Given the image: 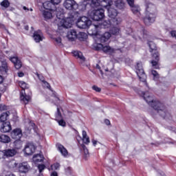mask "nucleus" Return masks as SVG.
Listing matches in <instances>:
<instances>
[{
	"label": "nucleus",
	"mask_w": 176,
	"mask_h": 176,
	"mask_svg": "<svg viewBox=\"0 0 176 176\" xmlns=\"http://www.w3.org/2000/svg\"><path fill=\"white\" fill-rule=\"evenodd\" d=\"M43 87H46L47 89H50V84H49V82H47L46 80L43 82Z\"/></svg>",
	"instance_id": "obj_53"
},
{
	"label": "nucleus",
	"mask_w": 176,
	"mask_h": 176,
	"mask_svg": "<svg viewBox=\"0 0 176 176\" xmlns=\"http://www.w3.org/2000/svg\"><path fill=\"white\" fill-rule=\"evenodd\" d=\"M136 74L141 82H146V75H145V72L142 67H138L136 68Z\"/></svg>",
	"instance_id": "obj_11"
},
{
	"label": "nucleus",
	"mask_w": 176,
	"mask_h": 176,
	"mask_svg": "<svg viewBox=\"0 0 176 176\" xmlns=\"http://www.w3.org/2000/svg\"><path fill=\"white\" fill-rule=\"evenodd\" d=\"M54 41L58 46H63V43L61 42L60 37L54 38Z\"/></svg>",
	"instance_id": "obj_45"
},
{
	"label": "nucleus",
	"mask_w": 176,
	"mask_h": 176,
	"mask_svg": "<svg viewBox=\"0 0 176 176\" xmlns=\"http://www.w3.org/2000/svg\"><path fill=\"white\" fill-rule=\"evenodd\" d=\"M126 2L129 6H134V0H126Z\"/></svg>",
	"instance_id": "obj_56"
},
{
	"label": "nucleus",
	"mask_w": 176,
	"mask_h": 176,
	"mask_svg": "<svg viewBox=\"0 0 176 176\" xmlns=\"http://www.w3.org/2000/svg\"><path fill=\"white\" fill-rule=\"evenodd\" d=\"M172 49H173L175 52H176V44L172 45Z\"/></svg>",
	"instance_id": "obj_64"
},
{
	"label": "nucleus",
	"mask_w": 176,
	"mask_h": 176,
	"mask_svg": "<svg viewBox=\"0 0 176 176\" xmlns=\"http://www.w3.org/2000/svg\"><path fill=\"white\" fill-rule=\"evenodd\" d=\"M87 38V34L85 32H79L78 34H77V38L79 39V41H83Z\"/></svg>",
	"instance_id": "obj_38"
},
{
	"label": "nucleus",
	"mask_w": 176,
	"mask_h": 176,
	"mask_svg": "<svg viewBox=\"0 0 176 176\" xmlns=\"http://www.w3.org/2000/svg\"><path fill=\"white\" fill-rule=\"evenodd\" d=\"M0 74H2V75H5V74H8V67H0Z\"/></svg>",
	"instance_id": "obj_47"
},
{
	"label": "nucleus",
	"mask_w": 176,
	"mask_h": 176,
	"mask_svg": "<svg viewBox=\"0 0 176 176\" xmlns=\"http://www.w3.org/2000/svg\"><path fill=\"white\" fill-rule=\"evenodd\" d=\"M159 52H157L156 50L154 51L153 53V58H155V60H151V63L152 64L153 67H156V65H159Z\"/></svg>",
	"instance_id": "obj_20"
},
{
	"label": "nucleus",
	"mask_w": 176,
	"mask_h": 176,
	"mask_svg": "<svg viewBox=\"0 0 176 176\" xmlns=\"http://www.w3.org/2000/svg\"><path fill=\"white\" fill-rule=\"evenodd\" d=\"M82 142L86 145H89V144H90V138L87 136L86 131H82Z\"/></svg>",
	"instance_id": "obj_33"
},
{
	"label": "nucleus",
	"mask_w": 176,
	"mask_h": 176,
	"mask_svg": "<svg viewBox=\"0 0 176 176\" xmlns=\"http://www.w3.org/2000/svg\"><path fill=\"white\" fill-rule=\"evenodd\" d=\"M10 130H12V125H10V122L3 123L0 128V131H1V133H9Z\"/></svg>",
	"instance_id": "obj_16"
},
{
	"label": "nucleus",
	"mask_w": 176,
	"mask_h": 176,
	"mask_svg": "<svg viewBox=\"0 0 176 176\" xmlns=\"http://www.w3.org/2000/svg\"><path fill=\"white\" fill-rule=\"evenodd\" d=\"M36 149V146L32 142H28L25 146L23 151L25 152V155L28 156L32 155Z\"/></svg>",
	"instance_id": "obj_8"
},
{
	"label": "nucleus",
	"mask_w": 176,
	"mask_h": 176,
	"mask_svg": "<svg viewBox=\"0 0 176 176\" xmlns=\"http://www.w3.org/2000/svg\"><path fill=\"white\" fill-rule=\"evenodd\" d=\"M36 75H37L39 80H41V82H42L43 83V82H45V77H43V76H41L39 74L36 73Z\"/></svg>",
	"instance_id": "obj_51"
},
{
	"label": "nucleus",
	"mask_w": 176,
	"mask_h": 176,
	"mask_svg": "<svg viewBox=\"0 0 176 176\" xmlns=\"http://www.w3.org/2000/svg\"><path fill=\"white\" fill-rule=\"evenodd\" d=\"M141 66H142V62H141V61L138 62L137 67H141Z\"/></svg>",
	"instance_id": "obj_62"
},
{
	"label": "nucleus",
	"mask_w": 176,
	"mask_h": 176,
	"mask_svg": "<svg viewBox=\"0 0 176 176\" xmlns=\"http://www.w3.org/2000/svg\"><path fill=\"white\" fill-rule=\"evenodd\" d=\"M74 56L76 57L77 58H80V60H85V56H83V54L80 52L75 51L73 53Z\"/></svg>",
	"instance_id": "obj_37"
},
{
	"label": "nucleus",
	"mask_w": 176,
	"mask_h": 176,
	"mask_svg": "<svg viewBox=\"0 0 176 176\" xmlns=\"http://www.w3.org/2000/svg\"><path fill=\"white\" fill-rule=\"evenodd\" d=\"M96 50H102L104 53H109V54H112V53H115V49L111 47L109 45L104 46V45L101 43H98L96 46H95Z\"/></svg>",
	"instance_id": "obj_6"
},
{
	"label": "nucleus",
	"mask_w": 176,
	"mask_h": 176,
	"mask_svg": "<svg viewBox=\"0 0 176 176\" xmlns=\"http://www.w3.org/2000/svg\"><path fill=\"white\" fill-rule=\"evenodd\" d=\"M33 159H34V161L36 162V163L39 162H43V155L37 154L34 155Z\"/></svg>",
	"instance_id": "obj_36"
},
{
	"label": "nucleus",
	"mask_w": 176,
	"mask_h": 176,
	"mask_svg": "<svg viewBox=\"0 0 176 176\" xmlns=\"http://www.w3.org/2000/svg\"><path fill=\"white\" fill-rule=\"evenodd\" d=\"M138 94H140V96H142V97H143L144 100H145V101L149 105H151L153 101H155V100H153V97L151 96V94H149L148 91H140Z\"/></svg>",
	"instance_id": "obj_9"
},
{
	"label": "nucleus",
	"mask_w": 176,
	"mask_h": 176,
	"mask_svg": "<svg viewBox=\"0 0 176 176\" xmlns=\"http://www.w3.org/2000/svg\"><path fill=\"white\" fill-rule=\"evenodd\" d=\"M10 141V137L8 135L3 134L0 135V142H3V144H9Z\"/></svg>",
	"instance_id": "obj_31"
},
{
	"label": "nucleus",
	"mask_w": 176,
	"mask_h": 176,
	"mask_svg": "<svg viewBox=\"0 0 176 176\" xmlns=\"http://www.w3.org/2000/svg\"><path fill=\"white\" fill-rule=\"evenodd\" d=\"M63 6L65 9H67V10H75L78 9V3H76L75 0H65L63 3Z\"/></svg>",
	"instance_id": "obj_7"
},
{
	"label": "nucleus",
	"mask_w": 176,
	"mask_h": 176,
	"mask_svg": "<svg viewBox=\"0 0 176 176\" xmlns=\"http://www.w3.org/2000/svg\"><path fill=\"white\" fill-rule=\"evenodd\" d=\"M93 90H95V91H97L98 93H100L101 91V88L98 87L97 85H94L92 87Z\"/></svg>",
	"instance_id": "obj_52"
},
{
	"label": "nucleus",
	"mask_w": 176,
	"mask_h": 176,
	"mask_svg": "<svg viewBox=\"0 0 176 176\" xmlns=\"http://www.w3.org/2000/svg\"><path fill=\"white\" fill-rule=\"evenodd\" d=\"M67 37L72 42H74L76 38H78V33L75 30H71L67 32Z\"/></svg>",
	"instance_id": "obj_18"
},
{
	"label": "nucleus",
	"mask_w": 176,
	"mask_h": 176,
	"mask_svg": "<svg viewBox=\"0 0 176 176\" xmlns=\"http://www.w3.org/2000/svg\"><path fill=\"white\" fill-rule=\"evenodd\" d=\"M148 45L151 49L150 50L151 52L156 51V44H155V43H153V41H149L148 43Z\"/></svg>",
	"instance_id": "obj_39"
},
{
	"label": "nucleus",
	"mask_w": 176,
	"mask_h": 176,
	"mask_svg": "<svg viewBox=\"0 0 176 176\" xmlns=\"http://www.w3.org/2000/svg\"><path fill=\"white\" fill-rule=\"evenodd\" d=\"M151 74H152V75H153V76H157V75H159V74H157V72H156V71H155V70H153V71L151 72Z\"/></svg>",
	"instance_id": "obj_58"
},
{
	"label": "nucleus",
	"mask_w": 176,
	"mask_h": 176,
	"mask_svg": "<svg viewBox=\"0 0 176 176\" xmlns=\"http://www.w3.org/2000/svg\"><path fill=\"white\" fill-rule=\"evenodd\" d=\"M9 115H10V112L9 111L1 113L0 116V122H1V123H6L8 118H9Z\"/></svg>",
	"instance_id": "obj_28"
},
{
	"label": "nucleus",
	"mask_w": 176,
	"mask_h": 176,
	"mask_svg": "<svg viewBox=\"0 0 176 176\" xmlns=\"http://www.w3.org/2000/svg\"><path fill=\"white\" fill-rule=\"evenodd\" d=\"M78 17V12L72 11L69 13V16L66 20H60V24H58V30L61 28H71L72 23L75 21V19Z\"/></svg>",
	"instance_id": "obj_2"
},
{
	"label": "nucleus",
	"mask_w": 176,
	"mask_h": 176,
	"mask_svg": "<svg viewBox=\"0 0 176 176\" xmlns=\"http://www.w3.org/2000/svg\"><path fill=\"white\" fill-rule=\"evenodd\" d=\"M119 31H120V29L119 28H116L115 26H113L111 30H110V32L113 35H118L119 34Z\"/></svg>",
	"instance_id": "obj_40"
},
{
	"label": "nucleus",
	"mask_w": 176,
	"mask_h": 176,
	"mask_svg": "<svg viewBox=\"0 0 176 176\" xmlns=\"http://www.w3.org/2000/svg\"><path fill=\"white\" fill-rule=\"evenodd\" d=\"M151 107H152V108H153V109H155V111H160V109H162V108H164V105L160 102V101L159 100H154L151 104Z\"/></svg>",
	"instance_id": "obj_19"
},
{
	"label": "nucleus",
	"mask_w": 176,
	"mask_h": 176,
	"mask_svg": "<svg viewBox=\"0 0 176 176\" xmlns=\"http://www.w3.org/2000/svg\"><path fill=\"white\" fill-rule=\"evenodd\" d=\"M100 27L104 29L111 28L112 27V22L111 20H105L100 25Z\"/></svg>",
	"instance_id": "obj_27"
},
{
	"label": "nucleus",
	"mask_w": 176,
	"mask_h": 176,
	"mask_svg": "<svg viewBox=\"0 0 176 176\" xmlns=\"http://www.w3.org/2000/svg\"><path fill=\"white\" fill-rule=\"evenodd\" d=\"M59 126H63V127H65V121H64L63 120H56Z\"/></svg>",
	"instance_id": "obj_50"
},
{
	"label": "nucleus",
	"mask_w": 176,
	"mask_h": 176,
	"mask_svg": "<svg viewBox=\"0 0 176 176\" xmlns=\"http://www.w3.org/2000/svg\"><path fill=\"white\" fill-rule=\"evenodd\" d=\"M8 107L5 104H0V111H6Z\"/></svg>",
	"instance_id": "obj_54"
},
{
	"label": "nucleus",
	"mask_w": 176,
	"mask_h": 176,
	"mask_svg": "<svg viewBox=\"0 0 176 176\" xmlns=\"http://www.w3.org/2000/svg\"><path fill=\"white\" fill-rule=\"evenodd\" d=\"M43 16L45 20H50V19L53 18V11L44 10L43 12Z\"/></svg>",
	"instance_id": "obj_29"
},
{
	"label": "nucleus",
	"mask_w": 176,
	"mask_h": 176,
	"mask_svg": "<svg viewBox=\"0 0 176 176\" xmlns=\"http://www.w3.org/2000/svg\"><path fill=\"white\" fill-rule=\"evenodd\" d=\"M11 137L14 140H20L23 137V132L20 129H15L11 132Z\"/></svg>",
	"instance_id": "obj_12"
},
{
	"label": "nucleus",
	"mask_w": 176,
	"mask_h": 176,
	"mask_svg": "<svg viewBox=\"0 0 176 176\" xmlns=\"http://www.w3.org/2000/svg\"><path fill=\"white\" fill-rule=\"evenodd\" d=\"M98 69H99L100 74L102 75H107L108 76H116L115 74L116 72H115V69L113 67H97Z\"/></svg>",
	"instance_id": "obj_5"
},
{
	"label": "nucleus",
	"mask_w": 176,
	"mask_h": 176,
	"mask_svg": "<svg viewBox=\"0 0 176 176\" xmlns=\"http://www.w3.org/2000/svg\"><path fill=\"white\" fill-rule=\"evenodd\" d=\"M131 10L134 14H137V16H140L141 13L140 12V8L138 6H131Z\"/></svg>",
	"instance_id": "obj_35"
},
{
	"label": "nucleus",
	"mask_w": 176,
	"mask_h": 176,
	"mask_svg": "<svg viewBox=\"0 0 176 176\" xmlns=\"http://www.w3.org/2000/svg\"><path fill=\"white\" fill-rule=\"evenodd\" d=\"M4 156H6L7 157H12L17 153L15 149H7L5 150L4 152Z\"/></svg>",
	"instance_id": "obj_25"
},
{
	"label": "nucleus",
	"mask_w": 176,
	"mask_h": 176,
	"mask_svg": "<svg viewBox=\"0 0 176 176\" xmlns=\"http://www.w3.org/2000/svg\"><path fill=\"white\" fill-rule=\"evenodd\" d=\"M97 32H98V25L91 24V26L89 28V33L90 35H97Z\"/></svg>",
	"instance_id": "obj_24"
},
{
	"label": "nucleus",
	"mask_w": 176,
	"mask_h": 176,
	"mask_svg": "<svg viewBox=\"0 0 176 176\" xmlns=\"http://www.w3.org/2000/svg\"><path fill=\"white\" fill-rule=\"evenodd\" d=\"M43 5L46 10H50L51 12H55L56 10V4L53 3L52 1H47Z\"/></svg>",
	"instance_id": "obj_17"
},
{
	"label": "nucleus",
	"mask_w": 176,
	"mask_h": 176,
	"mask_svg": "<svg viewBox=\"0 0 176 176\" xmlns=\"http://www.w3.org/2000/svg\"><path fill=\"white\" fill-rule=\"evenodd\" d=\"M100 0H91V6L93 8H97L98 6H100Z\"/></svg>",
	"instance_id": "obj_42"
},
{
	"label": "nucleus",
	"mask_w": 176,
	"mask_h": 176,
	"mask_svg": "<svg viewBox=\"0 0 176 176\" xmlns=\"http://www.w3.org/2000/svg\"><path fill=\"white\" fill-rule=\"evenodd\" d=\"M46 166L44 164H39L38 166L39 173H42V171L44 170Z\"/></svg>",
	"instance_id": "obj_49"
},
{
	"label": "nucleus",
	"mask_w": 176,
	"mask_h": 176,
	"mask_svg": "<svg viewBox=\"0 0 176 176\" xmlns=\"http://www.w3.org/2000/svg\"><path fill=\"white\" fill-rule=\"evenodd\" d=\"M56 120H60V119H62L63 116H61V112L60 111V109H57V112H56Z\"/></svg>",
	"instance_id": "obj_48"
},
{
	"label": "nucleus",
	"mask_w": 176,
	"mask_h": 176,
	"mask_svg": "<svg viewBox=\"0 0 176 176\" xmlns=\"http://www.w3.org/2000/svg\"><path fill=\"white\" fill-rule=\"evenodd\" d=\"M89 16L90 19L94 21H100V20H102V19H104V9L100 8L94 10L91 12H89Z\"/></svg>",
	"instance_id": "obj_3"
},
{
	"label": "nucleus",
	"mask_w": 176,
	"mask_h": 176,
	"mask_svg": "<svg viewBox=\"0 0 176 176\" xmlns=\"http://www.w3.org/2000/svg\"><path fill=\"white\" fill-rule=\"evenodd\" d=\"M157 112L162 118H164V119H166L170 116V113H168V111H167L164 106V108L160 109Z\"/></svg>",
	"instance_id": "obj_21"
},
{
	"label": "nucleus",
	"mask_w": 176,
	"mask_h": 176,
	"mask_svg": "<svg viewBox=\"0 0 176 176\" xmlns=\"http://www.w3.org/2000/svg\"><path fill=\"white\" fill-rule=\"evenodd\" d=\"M157 176H166V174L163 172H160L158 173Z\"/></svg>",
	"instance_id": "obj_61"
},
{
	"label": "nucleus",
	"mask_w": 176,
	"mask_h": 176,
	"mask_svg": "<svg viewBox=\"0 0 176 176\" xmlns=\"http://www.w3.org/2000/svg\"><path fill=\"white\" fill-rule=\"evenodd\" d=\"M31 170V166L27 162L20 163L18 166V171L21 174H27Z\"/></svg>",
	"instance_id": "obj_10"
},
{
	"label": "nucleus",
	"mask_w": 176,
	"mask_h": 176,
	"mask_svg": "<svg viewBox=\"0 0 176 176\" xmlns=\"http://www.w3.org/2000/svg\"><path fill=\"white\" fill-rule=\"evenodd\" d=\"M80 146L82 147V151H84L85 157H87V155H89V150L87 149V147H86L84 144H80Z\"/></svg>",
	"instance_id": "obj_43"
},
{
	"label": "nucleus",
	"mask_w": 176,
	"mask_h": 176,
	"mask_svg": "<svg viewBox=\"0 0 176 176\" xmlns=\"http://www.w3.org/2000/svg\"><path fill=\"white\" fill-rule=\"evenodd\" d=\"M116 7L118 8V9L122 10L124 9V1L122 0H117L115 1Z\"/></svg>",
	"instance_id": "obj_34"
},
{
	"label": "nucleus",
	"mask_w": 176,
	"mask_h": 176,
	"mask_svg": "<svg viewBox=\"0 0 176 176\" xmlns=\"http://www.w3.org/2000/svg\"><path fill=\"white\" fill-rule=\"evenodd\" d=\"M104 123L107 125L109 126L111 124V122L109 120H105Z\"/></svg>",
	"instance_id": "obj_60"
},
{
	"label": "nucleus",
	"mask_w": 176,
	"mask_h": 176,
	"mask_svg": "<svg viewBox=\"0 0 176 176\" xmlns=\"http://www.w3.org/2000/svg\"><path fill=\"white\" fill-rule=\"evenodd\" d=\"M57 148L64 157H67L68 156V151H67V148H65L63 144H57Z\"/></svg>",
	"instance_id": "obj_23"
},
{
	"label": "nucleus",
	"mask_w": 176,
	"mask_h": 176,
	"mask_svg": "<svg viewBox=\"0 0 176 176\" xmlns=\"http://www.w3.org/2000/svg\"><path fill=\"white\" fill-rule=\"evenodd\" d=\"M76 25L78 28H89L91 25V21L87 16H81L78 19Z\"/></svg>",
	"instance_id": "obj_4"
},
{
	"label": "nucleus",
	"mask_w": 176,
	"mask_h": 176,
	"mask_svg": "<svg viewBox=\"0 0 176 176\" xmlns=\"http://www.w3.org/2000/svg\"><path fill=\"white\" fill-rule=\"evenodd\" d=\"M34 40L35 42L37 43H39V42H41L43 41V33H42V31L41 30H37L34 32V35H33Z\"/></svg>",
	"instance_id": "obj_14"
},
{
	"label": "nucleus",
	"mask_w": 176,
	"mask_h": 176,
	"mask_svg": "<svg viewBox=\"0 0 176 176\" xmlns=\"http://www.w3.org/2000/svg\"><path fill=\"white\" fill-rule=\"evenodd\" d=\"M108 12V16L111 19H113L114 17H116L118 16V10L113 8H109L107 10Z\"/></svg>",
	"instance_id": "obj_22"
},
{
	"label": "nucleus",
	"mask_w": 176,
	"mask_h": 176,
	"mask_svg": "<svg viewBox=\"0 0 176 176\" xmlns=\"http://www.w3.org/2000/svg\"><path fill=\"white\" fill-rule=\"evenodd\" d=\"M8 166L10 168H15V167H17V164L16 163V161L12 160L8 162Z\"/></svg>",
	"instance_id": "obj_44"
},
{
	"label": "nucleus",
	"mask_w": 176,
	"mask_h": 176,
	"mask_svg": "<svg viewBox=\"0 0 176 176\" xmlns=\"http://www.w3.org/2000/svg\"><path fill=\"white\" fill-rule=\"evenodd\" d=\"M20 100L22 104H25V105H27L28 102L31 101V96L30 95L25 94V92L23 91L21 93Z\"/></svg>",
	"instance_id": "obj_15"
},
{
	"label": "nucleus",
	"mask_w": 176,
	"mask_h": 176,
	"mask_svg": "<svg viewBox=\"0 0 176 176\" xmlns=\"http://www.w3.org/2000/svg\"><path fill=\"white\" fill-rule=\"evenodd\" d=\"M52 3H54V5H58V3H61V0H51Z\"/></svg>",
	"instance_id": "obj_57"
},
{
	"label": "nucleus",
	"mask_w": 176,
	"mask_h": 176,
	"mask_svg": "<svg viewBox=\"0 0 176 176\" xmlns=\"http://www.w3.org/2000/svg\"><path fill=\"white\" fill-rule=\"evenodd\" d=\"M19 85L20 86V87H21V89H23V90L28 89V87H27V83H25L24 81H20L19 82Z\"/></svg>",
	"instance_id": "obj_46"
},
{
	"label": "nucleus",
	"mask_w": 176,
	"mask_h": 176,
	"mask_svg": "<svg viewBox=\"0 0 176 176\" xmlns=\"http://www.w3.org/2000/svg\"><path fill=\"white\" fill-rule=\"evenodd\" d=\"M1 6L3 8H5L6 9L9 8L10 6V3L9 2V0H3L1 3Z\"/></svg>",
	"instance_id": "obj_41"
},
{
	"label": "nucleus",
	"mask_w": 176,
	"mask_h": 176,
	"mask_svg": "<svg viewBox=\"0 0 176 176\" xmlns=\"http://www.w3.org/2000/svg\"><path fill=\"white\" fill-rule=\"evenodd\" d=\"M18 76H19V78H23V76H24V73L20 72L18 73Z\"/></svg>",
	"instance_id": "obj_59"
},
{
	"label": "nucleus",
	"mask_w": 176,
	"mask_h": 176,
	"mask_svg": "<svg viewBox=\"0 0 176 176\" xmlns=\"http://www.w3.org/2000/svg\"><path fill=\"white\" fill-rule=\"evenodd\" d=\"M10 61H12L14 65L16 67H22L23 64H21V60L17 58V56H13L10 58Z\"/></svg>",
	"instance_id": "obj_26"
},
{
	"label": "nucleus",
	"mask_w": 176,
	"mask_h": 176,
	"mask_svg": "<svg viewBox=\"0 0 176 176\" xmlns=\"http://www.w3.org/2000/svg\"><path fill=\"white\" fill-rule=\"evenodd\" d=\"M51 176H58L57 175V172H53L52 174H51Z\"/></svg>",
	"instance_id": "obj_63"
},
{
	"label": "nucleus",
	"mask_w": 176,
	"mask_h": 176,
	"mask_svg": "<svg viewBox=\"0 0 176 176\" xmlns=\"http://www.w3.org/2000/svg\"><path fill=\"white\" fill-rule=\"evenodd\" d=\"M52 167H54V168L55 170H58V168H60V164L58 163H56V164H54Z\"/></svg>",
	"instance_id": "obj_55"
},
{
	"label": "nucleus",
	"mask_w": 176,
	"mask_h": 176,
	"mask_svg": "<svg viewBox=\"0 0 176 176\" xmlns=\"http://www.w3.org/2000/svg\"><path fill=\"white\" fill-rule=\"evenodd\" d=\"M110 21L111 22V27H116V25H119L122 23V19L115 16L114 18H111Z\"/></svg>",
	"instance_id": "obj_30"
},
{
	"label": "nucleus",
	"mask_w": 176,
	"mask_h": 176,
	"mask_svg": "<svg viewBox=\"0 0 176 176\" xmlns=\"http://www.w3.org/2000/svg\"><path fill=\"white\" fill-rule=\"evenodd\" d=\"M111 38V33L109 32H106L101 36L98 37V41L100 42L101 44L106 43L108 42Z\"/></svg>",
	"instance_id": "obj_13"
},
{
	"label": "nucleus",
	"mask_w": 176,
	"mask_h": 176,
	"mask_svg": "<svg viewBox=\"0 0 176 176\" xmlns=\"http://www.w3.org/2000/svg\"><path fill=\"white\" fill-rule=\"evenodd\" d=\"M112 3V0H102L100 1V6H102V8H108V6H111Z\"/></svg>",
	"instance_id": "obj_32"
},
{
	"label": "nucleus",
	"mask_w": 176,
	"mask_h": 176,
	"mask_svg": "<svg viewBox=\"0 0 176 176\" xmlns=\"http://www.w3.org/2000/svg\"><path fill=\"white\" fill-rule=\"evenodd\" d=\"M145 14L146 15L143 18V20L146 25H151V24L155 23L157 16L156 6H155L152 3H146Z\"/></svg>",
	"instance_id": "obj_1"
}]
</instances>
